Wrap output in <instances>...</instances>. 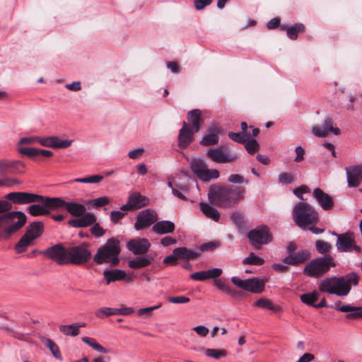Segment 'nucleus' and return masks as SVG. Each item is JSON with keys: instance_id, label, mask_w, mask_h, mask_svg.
<instances>
[{"instance_id": "f257e3e1", "label": "nucleus", "mask_w": 362, "mask_h": 362, "mask_svg": "<svg viewBox=\"0 0 362 362\" xmlns=\"http://www.w3.org/2000/svg\"><path fill=\"white\" fill-rule=\"evenodd\" d=\"M43 254L59 265H85L92 257L87 243L68 247L58 243L47 248Z\"/></svg>"}, {"instance_id": "4d7b16f0", "label": "nucleus", "mask_w": 362, "mask_h": 362, "mask_svg": "<svg viewBox=\"0 0 362 362\" xmlns=\"http://www.w3.org/2000/svg\"><path fill=\"white\" fill-rule=\"evenodd\" d=\"M310 189L308 186L302 185L299 187L293 189V194L300 200H304L303 194L309 192Z\"/></svg>"}, {"instance_id": "ea45409f", "label": "nucleus", "mask_w": 362, "mask_h": 362, "mask_svg": "<svg viewBox=\"0 0 362 362\" xmlns=\"http://www.w3.org/2000/svg\"><path fill=\"white\" fill-rule=\"evenodd\" d=\"M319 298V293L314 291L311 293H306L302 294L300 296V300L308 305H311L314 307L315 303L317 300Z\"/></svg>"}, {"instance_id": "6ab92c4d", "label": "nucleus", "mask_w": 362, "mask_h": 362, "mask_svg": "<svg viewBox=\"0 0 362 362\" xmlns=\"http://www.w3.org/2000/svg\"><path fill=\"white\" fill-rule=\"evenodd\" d=\"M37 142L42 146L53 148H67L73 143V140H62L58 136L38 137Z\"/></svg>"}, {"instance_id": "bb28decb", "label": "nucleus", "mask_w": 362, "mask_h": 362, "mask_svg": "<svg viewBox=\"0 0 362 362\" xmlns=\"http://www.w3.org/2000/svg\"><path fill=\"white\" fill-rule=\"evenodd\" d=\"M153 260L152 255L140 256L128 262V266L131 269H138L150 265Z\"/></svg>"}, {"instance_id": "c03bdc74", "label": "nucleus", "mask_w": 362, "mask_h": 362, "mask_svg": "<svg viewBox=\"0 0 362 362\" xmlns=\"http://www.w3.org/2000/svg\"><path fill=\"white\" fill-rule=\"evenodd\" d=\"M18 151L20 153L31 158H38L39 148L19 146Z\"/></svg>"}, {"instance_id": "bf43d9fd", "label": "nucleus", "mask_w": 362, "mask_h": 362, "mask_svg": "<svg viewBox=\"0 0 362 362\" xmlns=\"http://www.w3.org/2000/svg\"><path fill=\"white\" fill-rule=\"evenodd\" d=\"M279 182L282 184L288 185L293 182V177L287 173H281L279 175Z\"/></svg>"}, {"instance_id": "a19ab883", "label": "nucleus", "mask_w": 362, "mask_h": 362, "mask_svg": "<svg viewBox=\"0 0 362 362\" xmlns=\"http://www.w3.org/2000/svg\"><path fill=\"white\" fill-rule=\"evenodd\" d=\"M264 263V259L257 256L254 252H250L249 255L243 260V264L260 266Z\"/></svg>"}, {"instance_id": "f03ea898", "label": "nucleus", "mask_w": 362, "mask_h": 362, "mask_svg": "<svg viewBox=\"0 0 362 362\" xmlns=\"http://www.w3.org/2000/svg\"><path fill=\"white\" fill-rule=\"evenodd\" d=\"M245 193V189L240 186L212 185L208 199L211 204L218 207L232 208L244 199Z\"/></svg>"}, {"instance_id": "7c9ffc66", "label": "nucleus", "mask_w": 362, "mask_h": 362, "mask_svg": "<svg viewBox=\"0 0 362 362\" xmlns=\"http://www.w3.org/2000/svg\"><path fill=\"white\" fill-rule=\"evenodd\" d=\"M129 199L134 209H138L148 205L149 199L146 196L141 195L139 192H134L129 197Z\"/></svg>"}, {"instance_id": "20e7f679", "label": "nucleus", "mask_w": 362, "mask_h": 362, "mask_svg": "<svg viewBox=\"0 0 362 362\" xmlns=\"http://www.w3.org/2000/svg\"><path fill=\"white\" fill-rule=\"evenodd\" d=\"M121 247L117 238H110L100 246L93 257L94 262L98 264H109L117 266L119 262Z\"/></svg>"}, {"instance_id": "7ed1b4c3", "label": "nucleus", "mask_w": 362, "mask_h": 362, "mask_svg": "<svg viewBox=\"0 0 362 362\" xmlns=\"http://www.w3.org/2000/svg\"><path fill=\"white\" fill-rule=\"evenodd\" d=\"M359 276L355 272H350L342 276L327 277L320 281L318 289L323 293L334 294L338 296H347L351 286L358 284Z\"/></svg>"}, {"instance_id": "ddd939ff", "label": "nucleus", "mask_w": 362, "mask_h": 362, "mask_svg": "<svg viewBox=\"0 0 362 362\" xmlns=\"http://www.w3.org/2000/svg\"><path fill=\"white\" fill-rule=\"evenodd\" d=\"M206 156L212 161L217 163H231L238 159L237 155L230 154L221 147L209 148L206 151Z\"/></svg>"}, {"instance_id": "412c9836", "label": "nucleus", "mask_w": 362, "mask_h": 362, "mask_svg": "<svg viewBox=\"0 0 362 362\" xmlns=\"http://www.w3.org/2000/svg\"><path fill=\"white\" fill-rule=\"evenodd\" d=\"M313 194L316 202L323 210L329 211L334 207V200L332 197L329 194L324 192L320 188H315Z\"/></svg>"}, {"instance_id": "3c124183", "label": "nucleus", "mask_w": 362, "mask_h": 362, "mask_svg": "<svg viewBox=\"0 0 362 362\" xmlns=\"http://www.w3.org/2000/svg\"><path fill=\"white\" fill-rule=\"evenodd\" d=\"M230 218L233 221V223L239 228H243L245 225V220H244V216L242 213L235 211L233 212Z\"/></svg>"}, {"instance_id": "4c0bfd02", "label": "nucleus", "mask_w": 362, "mask_h": 362, "mask_svg": "<svg viewBox=\"0 0 362 362\" xmlns=\"http://www.w3.org/2000/svg\"><path fill=\"white\" fill-rule=\"evenodd\" d=\"M254 305L273 311H279L281 309L279 306L275 305L272 300L263 298L257 300L254 303Z\"/></svg>"}, {"instance_id": "69168bd1", "label": "nucleus", "mask_w": 362, "mask_h": 362, "mask_svg": "<svg viewBox=\"0 0 362 362\" xmlns=\"http://www.w3.org/2000/svg\"><path fill=\"white\" fill-rule=\"evenodd\" d=\"M110 199L107 197H101L93 200V206L95 207H101L108 204Z\"/></svg>"}, {"instance_id": "37998d69", "label": "nucleus", "mask_w": 362, "mask_h": 362, "mask_svg": "<svg viewBox=\"0 0 362 362\" xmlns=\"http://www.w3.org/2000/svg\"><path fill=\"white\" fill-rule=\"evenodd\" d=\"M95 315L98 318H104L105 317H109L117 315V308L103 307L95 310Z\"/></svg>"}, {"instance_id": "49530a36", "label": "nucleus", "mask_w": 362, "mask_h": 362, "mask_svg": "<svg viewBox=\"0 0 362 362\" xmlns=\"http://www.w3.org/2000/svg\"><path fill=\"white\" fill-rule=\"evenodd\" d=\"M245 144V148L249 154L253 155L259 150V145L255 139H248Z\"/></svg>"}, {"instance_id": "cd10ccee", "label": "nucleus", "mask_w": 362, "mask_h": 362, "mask_svg": "<svg viewBox=\"0 0 362 362\" xmlns=\"http://www.w3.org/2000/svg\"><path fill=\"white\" fill-rule=\"evenodd\" d=\"M66 211L74 217H80L86 211L84 204L76 202H66L65 205Z\"/></svg>"}, {"instance_id": "2eb2a0df", "label": "nucleus", "mask_w": 362, "mask_h": 362, "mask_svg": "<svg viewBox=\"0 0 362 362\" xmlns=\"http://www.w3.org/2000/svg\"><path fill=\"white\" fill-rule=\"evenodd\" d=\"M25 165L21 160H0V174L5 176L8 174H23Z\"/></svg>"}, {"instance_id": "c85d7f7f", "label": "nucleus", "mask_w": 362, "mask_h": 362, "mask_svg": "<svg viewBox=\"0 0 362 362\" xmlns=\"http://www.w3.org/2000/svg\"><path fill=\"white\" fill-rule=\"evenodd\" d=\"M199 208L206 217L216 222L220 218L219 211L213 206L205 202L199 203Z\"/></svg>"}, {"instance_id": "a878e982", "label": "nucleus", "mask_w": 362, "mask_h": 362, "mask_svg": "<svg viewBox=\"0 0 362 362\" xmlns=\"http://www.w3.org/2000/svg\"><path fill=\"white\" fill-rule=\"evenodd\" d=\"M309 257L310 254L308 251L300 250L286 257L283 261L286 264L296 265L304 262Z\"/></svg>"}, {"instance_id": "6e6d98bb", "label": "nucleus", "mask_w": 362, "mask_h": 362, "mask_svg": "<svg viewBox=\"0 0 362 362\" xmlns=\"http://www.w3.org/2000/svg\"><path fill=\"white\" fill-rule=\"evenodd\" d=\"M90 231L91 233L97 238L102 237L105 233V230L100 226L99 223H95L93 224Z\"/></svg>"}, {"instance_id": "4468645a", "label": "nucleus", "mask_w": 362, "mask_h": 362, "mask_svg": "<svg viewBox=\"0 0 362 362\" xmlns=\"http://www.w3.org/2000/svg\"><path fill=\"white\" fill-rule=\"evenodd\" d=\"M158 220L157 213L150 209L141 211L136 216L134 228L136 230L146 228Z\"/></svg>"}, {"instance_id": "f3484780", "label": "nucleus", "mask_w": 362, "mask_h": 362, "mask_svg": "<svg viewBox=\"0 0 362 362\" xmlns=\"http://www.w3.org/2000/svg\"><path fill=\"white\" fill-rule=\"evenodd\" d=\"M332 234L337 237L336 247L341 252H347L352 250L353 243H355V238L353 233L348 231L344 233L337 234L332 232Z\"/></svg>"}, {"instance_id": "f704fd0d", "label": "nucleus", "mask_w": 362, "mask_h": 362, "mask_svg": "<svg viewBox=\"0 0 362 362\" xmlns=\"http://www.w3.org/2000/svg\"><path fill=\"white\" fill-rule=\"evenodd\" d=\"M27 211L33 216H45L49 214V210L45 207V204L42 203H31Z\"/></svg>"}, {"instance_id": "338daca9", "label": "nucleus", "mask_w": 362, "mask_h": 362, "mask_svg": "<svg viewBox=\"0 0 362 362\" xmlns=\"http://www.w3.org/2000/svg\"><path fill=\"white\" fill-rule=\"evenodd\" d=\"M295 152L296 156L294 158V161L296 163L302 162L304 160L305 149L302 146H298L296 148Z\"/></svg>"}, {"instance_id": "680f3d73", "label": "nucleus", "mask_w": 362, "mask_h": 362, "mask_svg": "<svg viewBox=\"0 0 362 362\" xmlns=\"http://www.w3.org/2000/svg\"><path fill=\"white\" fill-rule=\"evenodd\" d=\"M212 0H194V5L197 10L201 11L209 6Z\"/></svg>"}, {"instance_id": "aec40b11", "label": "nucleus", "mask_w": 362, "mask_h": 362, "mask_svg": "<svg viewBox=\"0 0 362 362\" xmlns=\"http://www.w3.org/2000/svg\"><path fill=\"white\" fill-rule=\"evenodd\" d=\"M103 276L107 284L117 281L124 280L126 282H131L134 280L132 274H127L125 271L118 269H105L103 271Z\"/></svg>"}, {"instance_id": "09e8293b", "label": "nucleus", "mask_w": 362, "mask_h": 362, "mask_svg": "<svg viewBox=\"0 0 362 362\" xmlns=\"http://www.w3.org/2000/svg\"><path fill=\"white\" fill-rule=\"evenodd\" d=\"M315 245L317 252L322 255H326V253L329 252L332 248V246L329 243L321 240L315 241Z\"/></svg>"}, {"instance_id": "9b49d317", "label": "nucleus", "mask_w": 362, "mask_h": 362, "mask_svg": "<svg viewBox=\"0 0 362 362\" xmlns=\"http://www.w3.org/2000/svg\"><path fill=\"white\" fill-rule=\"evenodd\" d=\"M5 197L15 204L40 203V201L43 199V196L27 192H10Z\"/></svg>"}, {"instance_id": "a18cd8bd", "label": "nucleus", "mask_w": 362, "mask_h": 362, "mask_svg": "<svg viewBox=\"0 0 362 362\" xmlns=\"http://www.w3.org/2000/svg\"><path fill=\"white\" fill-rule=\"evenodd\" d=\"M204 354L215 359H220L227 356V351L224 349H206Z\"/></svg>"}, {"instance_id": "e2e57ef3", "label": "nucleus", "mask_w": 362, "mask_h": 362, "mask_svg": "<svg viewBox=\"0 0 362 362\" xmlns=\"http://www.w3.org/2000/svg\"><path fill=\"white\" fill-rule=\"evenodd\" d=\"M160 306H161V304H158V305H155V306H152V307L141 308L137 310V315L139 316L150 315L153 310L159 308Z\"/></svg>"}, {"instance_id": "39448f33", "label": "nucleus", "mask_w": 362, "mask_h": 362, "mask_svg": "<svg viewBox=\"0 0 362 362\" xmlns=\"http://www.w3.org/2000/svg\"><path fill=\"white\" fill-rule=\"evenodd\" d=\"M293 218L296 226L306 230L308 226L316 224L319 221V215L316 209L307 202H298L293 209Z\"/></svg>"}, {"instance_id": "864d4df0", "label": "nucleus", "mask_w": 362, "mask_h": 362, "mask_svg": "<svg viewBox=\"0 0 362 362\" xmlns=\"http://www.w3.org/2000/svg\"><path fill=\"white\" fill-rule=\"evenodd\" d=\"M228 182L233 184L248 183V180H245L243 175L239 174H231L228 177Z\"/></svg>"}, {"instance_id": "473e14b6", "label": "nucleus", "mask_w": 362, "mask_h": 362, "mask_svg": "<svg viewBox=\"0 0 362 362\" xmlns=\"http://www.w3.org/2000/svg\"><path fill=\"white\" fill-rule=\"evenodd\" d=\"M41 342L46 346L54 358L59 361H62V356L58 345L52 339L46 338L45 337H40Z\"/></svg>"}, {"instance_id": "a211bd4d", "label": "nucleus", "mask_w": 362, "mask_h": 362, "mask_svg": "<svg viewBox=\"0 0 362 362\" xmlns=\"http://www.w3.org/2000/svg\"><path fill=\"white\" fill-rule=\"evenodd\" d=\"M345 170L348 187H358L362 182V164L350 165Z\"/></svg>"}, {"instance_id": "0eeeda50", "label": "nucleus", "mask_w": 362, "mask_h": 362, "mask_svg": "<svg viewBox=\"0 0 362 362\" xmlns=\"http://www.w3.org/2000/svg\"><path fill=\"white\" fill-rule=\"evenodd\" d=\"M201 115H189V124L184 122L178 136V146L180 148L187 147L194 140V134L199 132L201 122Z\"/></svg>"}, {"instance_id": "13d9d810", "label": "nucleus", "mask_w": 362, "mask_h": 362, "mask_svg": "<svg viewBox=\"0 0 362 362\" xmlns=\"http://www.w3.org/2000/svg\"><path fill=\"white\" fill-rule=\"evenodd\" d=\"M219 245H220V243L216 241L206 243L202 244L200 246V251L206 252V251H209V250H213L217 248L218 247H219Z\"/></svg>"}, {"instance_id": "423d86ee", "label": "nucleus", "mask_w": 362, "mask_h": 362, "mask_svg": "<svg viewBox=\"0 0 362 362\" xmlns=\"http://www.w3.org/2000/svg\"><path fill=\"white\" fill-rule=\"evenodd\" d=\"M335 266L334 258L329 255H325L308 262L304 267L303 274L309 277L319 278Z\"/></svg>"}, {"instance_id": "58836bf2", "label": "nucleus", "mask_w": 362, "mask_h": 362, "mask_svg": "<svg viewBox=\"0 0 362 362\" xmlns=\"http://www.w3.org/2000/svg\"><path fill=\"white\" fill-rule=\"evenodd\" d=\"M81 339H82V341L84 343H86V344H88V346L92 347L95 351H98L100 353H103V354L108 353V350L107 349H105V347H103L100 344H98L96 341V340L95 339H93V338H90V337H82Z\"/></svg>"}, {"instance_id": "774afa93", "label": "nucleus", "mask_w": 362, "mask_h": 362, "mask_svg": "<svg viewBox=\"0 0 362 362\" xmlns=\"http://www.w3.org/2000/svg\"><path fill=\"white\" fill-rule=\"evenodd\" d=\"M144 152V148H139L133 149L128 153V156L131 159H138L141 158Z\"/></svg>"}, {"instance_id": "f8f14e48", "label": "nucleus", "mask_w": 362, "mask_h": 362, "mask_svg": "<svg viewBox=\"0 0 362 362\" xmlns=\"http://www.w3.org/2000/svg\"><path fill=\"white\" fill-rule=\"evenodd\" d=\"M312 133L317 137L323 138L331 134L338 136L341 134V130L332 118L327 117L321 125L313 127Z\"/></svg>"}, {"instance_id": "79ce46f5", "label": "nucleus", "mask_w": 362, "mask_h": 362, "mask_svg": "<svg viewBox=\"0 0 362 362\" xmlns=\"http://www.w3.org/2000/svg\"><path fill=\"white\" fill-rule=\"evenodd\" d=\"M219 141V136L218 135L213 134L208 132L200 141V144L203 146H209L218 144Z\"/></svg>"}, {"instance_id": "c756f323", "label": "nucleus", "mask_w": 362, "mask_h": 362, "mask_svg": "<svg viewBox=\"0 0 362 362\" xmlns=\"http://www.w3.org/2000/svg\"><path fill=\"white\" fill-rule=\"evenodd\" d=\"M44 224L41 221H35L31 223L27 228L25 233L28 237L31 238L34 241L39 238L43 231Z\"/></svg>"}, {"instance_id": "5fc2aeb1", "label": "nucleus", "mask_w": 362, "mask_h": 362, "mask_svg": "<svg viewBox=\"0 0 362 362\" xmlns=\"http://www.w3.org/2000/svg\"><path fill=\"white\" fill-rule=\"evenodd\" d=\"M205 273H206V280H207V279H216V278L219 277L222 274L223 271L220 268H213V269L205 271Z\"/></svg>"}, {"instance_id": "e433bc0d", "label": "nucleus", "mask_w": 362, "mask_h": 362, "mask_svg": "<svg viewBox=\"0 0 362 362\" xmlns=\"http://www.w3.org/2000/svg\"><path fill=\"white\" fill-rule=\"evenodd\" d=\"M280 28L281 30H286L287 36L291 40L297 39L298 33L303 32L305 30L304 25L300 23L292 26L281 25Z\"/></svg>"}, {"instance_id": "5701e85b", "label": "nucleus", "mask_w": 362, "mask_h": 362, "mask_svg": "<svg viewBox=\"0 0 362 362\" xmlns=\"http://www.w3.org/2000/svg\"><path fill=\"white\" fill-rule=\"evenodd\" d=\"M96 221L95 216L92 213H85L77 218L71 219L68 221L69 226L74 228H86Z\"/></svg>"}, {"instance_id": "b1692460", "label": "nucleus", "mask_w": 362, "mask_h": 362, "mask_svg": "<svg viewBox=\"0 0 362 362\" xmlns=\"http://www.w3.org/2000/svg\"><path fill=\"white\" fill-rule=\"evenodd\" d=\"M66 201L60 197H43L40 203L45 204V207L50 212L51 211H57L59 209H65Z\"/></svg>"}, {"instance_id": "052dcab7", "label": "nucleus", "mask_w": 362, "mask_h": 362, "mask_svg": "<svg viewBox=\"0 0 362 362\" xmlns=\"http://www.w3.org/2000/svg\"><path fill=\"white\" fill-rule=\"evenodd\" d=\"M126 215V212H122L120 211H112L110 212V220L115 223H117L124 218V216Z\"/></svg>"}, {"instance_id": "9d476101", "label": "nucleus", "mask_w": 362, "mask_h": 362, "mask_svg": "<svg viewBox=\"0 0 362 362\" xmlns=\"http://www.w3.org/2000/svg\"><path fill=\"white\" fill-rule=\"evenodd\" d=\"M232 283L240 288L254 293H260L264 291L265 282L257 277L243 280L238 276L231 278Z\"/></svg>"}, {"instance_id": "dca6fc26", "label": "nucleus", "mask_w": 362, "mask_h": 362, "mask_svg": "<svg viewBox=\"0 0 362 362\" xmlns=\"http://www.w3.org/2000/svg\"><path fill=\"white\" fill-rule=\"evenodd\" d=\"M151 245L148 239L137 238L128 241L127 248L135 255H143L147 253Z\"/></svg>"}, {"instance_id": "0e129e2a", "label": "nucleus", "mask_w": 362, "mask_h": 362, "mask_svg": "<svg viewBox=\"0 0 362 362\" xmlns=\"http://www.w3.org/2000/svg\"><path fill=\"white\" fill-rule=\"evenodd\" d=\"M208 132L218 136V134H221L223 132V128L218 123H213L209 126Z\"/></svg>"}, {"instance_id": "de8ad7c7", "label": "nucleus", "mask_w": 362, "mask_h": 362, "mask_svg": "<svg viewBox=\"0 0 362 362\" xmlns=\"http://www.w3.org/2000/svg\"><path fill=\"white\" fill-rule=\"evenodd\" d=\"M228 136L232 141L239 144L245 143L246 141L251 137V134H245L240 132L235 133L232 132H229Z\"/></svg>"}, {"instance_id": "603ef678", "label": "nucleus", "mask_w": 362, "mask_h": 362, "mask_svg": "<svg viewBox=\"0 0 362 362\" xmlns=\"http://www.w3.org/2000/svg\"><path fill=\"white\" fill-rule=\"evenodd\" d=\"M103 179L102 175H95L87 177L76 178L74 181L81 183H98Z\"/></svg>"}, {"instance_id": "6e6552de", "label": "nucleus", "mask_w": 362, "mask_h": 362, "mask_svg": "<svg viewBox=\"0 0 362 362\" xmlns=\"http://www.w3.org/2000/svg\"><path fill=\"white\" fill-rule=\"evenodd\" d=\"M247 236L252 247L259 249L263 245L272 241V235L269 228L266 225H260L250 230Z\"/></svg>"}, {"instance_id": "8fccbe9b", "label": "nucleus", "mask_w": 362, "mask_h": 362, "mask_svg": "<svg viewBox=\"0 0 362 362\" xmlns=\"http://www.w3.org/2000/svg\"><path fill=\"white\" fill-rule=\"evenodd\" d=\"M21 184V181L14 177H4L0 179V187H12Z\"/></svg>"}, {"instance_id": "393cba45", "label": "nucleus", "mask_w": 362, "mask_h": 362, "mask_svg": "<svg viewBox=\"0 0 362 362\" xmlns=\"http://www.w3.org/2000/svg\"><path fill=\"white\" fill-rule=\"evenodd\" d=\"M175 226L173 222L168 220L157 221L152 227V230L158 235L171 233L175 230Z\"/></svg>"}, {"instance_id": "2f4dec72", "label": "nucleus", "mask_w": 362, "mask_h": 362, "mask_svg": "<svg viewBox=\"0 0 362 362\" xmlns=\"http://www.w3.org/2000/svg\"><path fill=\"white\" fill-rule=\"evenodd\" d=\"M85 326V323L76 322L68 325H61L59 327V330L66 336L76 337L79 334L80 328L84 327Z\"/></svg>"}, {"instance_id": "4be33fe9", "label": "nucleus", "mask_w": 362, "mask_h": 362, "mask_svg": "<svg viewBox=\"0 0 362 362\" xmlns=\"http://www.w3.org/2000/svg\"><path fill=\"white\" fill-rule=\"evenodd\" d=\"M341 301L337 302L334 305L330 307L341 313H347L346 315L347 319H357L362 317V307L353 306L351 305H345L339 306Z\"/></svg>"}, {"instance_id": "1a4fd4ad", "label": "nucleus", "mask_w": 362, "mask_h": 362, "mask_svg": "<svg viewBox=\"0 0 362 362\" xmlns=\"http://www.w3.org/2000/svg\"><path fill=\"white\" fill-rule=\"evenodd\" d=\"M191 169L197 177L204 182L217 179L220 174L216 169H208L205 162L201 158H194L191 162Z\"/></svg>"}, {"instance_id": "c9c22d12", "label": "nucleus", "mask_w": 362, "mask_h": 362, "mask_svg": "<svg viewBox=\"0 0 362 362\" xmlns=\"http://www.w3.org/2000/svg\"><path fill=\"white\" fill-rule=\"evenodd\" d=\"M34 244V240L24 233L15 245V250L18 254L25 252L28 248Z\"/></svg>"}, {"instance_id": "72a5a7b5", "label": "nucleus", "mask_w": 362, "mask_h": 362, "mask_svg": "<svg viewBox=\"0 0 362 362\" xmlns=\"http://www.w3.org/2000/svg\"><path fill=\"white\" fill-rule=\"evenodd\" d=\"M173 253L176 255L177 259H194L199 256V253L197 252L188 250L185 247H180L174 249Z\"/></svg>"}]
</instances>
